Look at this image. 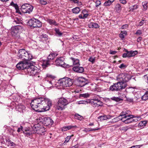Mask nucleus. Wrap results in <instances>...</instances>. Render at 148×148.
I'll return each instance as SVG.
<instances>
[{
    "instance_id": "f257e3e1",
    "label": "nucleus",
    "mask_w": 148,
    "mask_h": 148,
    "mask_svg": "<svg viewBox=\"0 0 148 148\" xmlns=\"http://www.w3.org/2000/svg\"><path fill=\"white\" fill-rule=\"evenodd\" d=\"M51 105L52 102L50 99L43 97L34 99L32 100L31 103L33 109L40 112L49 110Z\"/></svg>"
},
{
    "instance_id": "f03ea898",
    "label": "nucleus",
    "mask_w": 148,
    "mask_h": 148,
    "mask_svg": "<svg viewBox=\"0 0 148 148\" xmlns=\"http://www.w3.org/2000/svg\"><path fill=\"white\" fill-rule=\"evenodd\" d=\"M131 76L128 73H122L117 77L118 81L111 86L109 90L112 91H119L125 89L127 86V82L131 78Z\"/></svg>"
},
{
    "instance_id": "7ed1b4c3",
    "label": "nucleus",
    "mask_w": 148,
    "mask_h": 148,
    "mask_svg": "<svg viewBox=\"0 0 148 148\" xmlns=\"http://www.w3.org/2000/svg\"><path fill=\"white\" fill-rule=\"evenodd\" d=\"M39 71V69L36 66L33 65H29V64L27 67L25 69V73L26 74L38 78L40 77Z\"/></svg>"
},
{
    "instance_id": "20e7f679",
    "label": "nucleus",
    "mask_w": 148,
    "mask_h": 148,
    "mask_svg": "<svg viewBox=\"0 0 148 148\" xmlns=\"http://www.w3.org/2000/svg\"><path fill=\"white\" fill-rule=\"evenodd\" d=\"M17 58L22 60L30 61L32 58V56L29 51H27L25 49H20L18 53Z\"/></svg>"
},
{
    "instance_id": "39448f33",
    "label": "nucleus",
    "mask_w": 148,
    "mask_h": 148,
    "mask_svg": "<svg viewBox=\"0 0 148 148\" xmlns=\"http://www.w3.org/2000/svg\"><path fill=\"white\" fill-rule=\"evenodd\" d=\"M73 80L68 77L61 79L58 82L60 86H62L64 88L71 86L73 85Z\"/></svg>"
},
{
    "instance_id": "423d86ee",
    "label": "nucleus",
    "mask_w": 148,
    "mask_h": 148,
    "mask_svg": "<svg viewBox=\"0 0 148 148\" xmlns=\"http://www.w3.org/2000/svg\"><path fill=\"white\" fill-rule=\"evenodd\" d=\"M32 129L34 131L33 133H36L41 135L45 134L44 133L46 131V130L43 125H40V123L34 125Z\"/></svg>"
},
{
    "instance_id": "0eeeda50",
    "label": "nucleus",
    "mask_w": 148,
    "mask_h": 148,
    "mask_svg": "<svg viewBox=\"0 0 148 148\" xmlns=\"http://www.w3.org/2000/svg\"><path fill=\"white\" fill-rule=\"evenodd\" d=\"M28 24L29 26L34 28L40 27L42 26V23L38 19L34 18L30 19Z\"/></svg>"
},
{
    "instance_id": "6e6552de",
    "label": "nucleus",
    "mask_w": 148,
    "mask_h": 148,
    "mask_svg": "<svg viewBox=\"0 0 148 148\" xmlns=\"http://www.w3.org/2000/svg\"><path fill=\"white\" fill-rule=\"evenodd\" d=\"M69 103L68 101L64 98H61L59 99L57 105V108L58 110H62L65 106Z\"/></svg>"
},
{
    "instance_id": "1a4fd4ad",
    "label": "nucleus",
    "mask_w": 148,
    "mask_h": 148,
    "mask_svg": "<svg viewBox=\"0 0 148 148\" xmlns=\"http://www.w3.org/2000/svg\"><path fill=\"white\" fill-rule=\"evenodd\" d=\"M22 27L20 25H16L11 28V33L12 36L18 37L19 35V32L22 29Z\"/></svg>"
},
{
    "instance_id": "9d476101",
    "label": "nucleus",
    "mask_w": 148,
    "mask_h": 148,
    "mask_svg": "<svg viewBox=\"0 0 148 148\" xmlns=\"http://www.w3.org/2000/svg\"><path fill=\"white\" fill-rule=\"evenodd\" d=\"M33 9L32 6L27 3L23 5L21 7L22 12L24 13H30L32 12Z\"/></svg>"
},
{
    "instance_id": "9b49d317",
    "label": "nucleus",
    "mask_w": 148,
    "mask_h": 148,
    "mask_svg": "<svg viewBox=\"0 0 148 148\" xmlns=\"http://www.w3.org/2000/svg\"><path fill=\"white\" fill-rule=\"evenodd\" d=\"M64 60L65 59L63 57L57 58L55 61L56 64L63 67H66V65L64 62Z\"/></svg>"
},
{
    "instance_id": "f8f14e48",
    "label": "nucleus",
    "mask_w": 148,
    "mask_h": 148,
    "mask_svg": "<svg viewBox=\"0 0 148 148\" xmlns=\"http://www.w3.org/2000/svg\"><path fill=\"white\" fill-rule=\"evenodd\" d=\"M28 64L29 63L27 62H24L21 61L17 64L16 67L18 70H24L25 72V69L27 67Z\"/></svg>"
},
{
    "instance_id": "ddd939ff",
    "label": "nucleus",
    "mask_w": 148,
    "mask_h": 148,
    "mask_svg": "<svg viewBox=\"0 0 148 148\" xmlns=\"http://www.w3.org/2000/svg\"><path fill=\"white\" fill-rule=\"evenodd\" d=\"M125 51L127 53L123 54L122 57L123 58H126V57L130 58L134 56L135 55L137 54L138 53V51H128L127 49L125 50Z\"/></svg>"
},
{
    "instance_id": "4468645a",
    "label": "nucleus",
    "mask_w": 148,
    "mask_h": 148,
    "mask_svg": "<svg viewBox=\"0 0 148 148\" xmlns=\"http://www.w3.org/2000/svg\"><path fill=\"white\" fill-rule=\"evenodd\" d=\"M125 120L123 119V122L126 124L130 123H131L136 122L138 121L137 118L134 117V116L130 115V116L127 118H126Z\"/></svg>"
},
{
    "instance_id": "2eb2a0df",
    "label": "nucleus",
    "mask_w": 148,
    "mask_h": 148,
    "mask_svg": "<svg viewBox=\"0 0 148 148\" xmlns=\"http://www.w3.org/2000/svg\"><path fill=\"white\" fill-rule=\"evenodd\" d=\"M77 82L79 86L81 87H83L87 84V81L83 77H79L77 80Z\"/></svg>"
},
{
    "instance_id": "dca6fc26",
    "label": "nucleus",
    "mask_w": 148,
    "mask_h": 148,
    "mask_svg": "<svg viewBox=\"0 0 148 148\" xmlns=\"http://www.w3.org/2000/svg\"><path fill=\"white\" fill-rule=\"evenodd\" d=\"M53 123V121L51 118L45 117L44 118L43 124L46 126H48L49 125H52Z\"/></svg>"
},
{
    "instance_id": "f3484780",
    "label": "nucleus",
    "mask_w": 148,
    "mask_h": 148,
    "mask_svg": "<svg viewBox=\"0 0 148 148\" xmlns=\"http://www.w3.org/2000/svg\"><path fill=\"white\" fill-rule=\"evenodd\" d=\"M130 112L129 110L124 111L121 112L120 115L123 118H127L130 116Z\"/></svg>"
},
{
    "instance_id": "a211bd4d",
    "label": "nucleus",
    "mask_w": 148,
    "mask_h": 148,
    "mask_svg": "<svg viewBox=\"0 0 148 148\" xmlns=\"http://www.w3.org/2000/svg\"><path fill=\"white\" fill-rule=\"evenodd\" d=\"M73 70L76 72L82 73L84 71V69L82 67L75 66L73 68Z\"/></svg>"
},
{
    "instance_id": "6ab92c4d",
    "label": "nucleus",
    "mask_w": 148,
    "mask_h": 148,
    "mask_svg": "<svg viewBox=\"0 0 148 148\" xmlns=\"http://www.w3.org/2000/svg\"><path fill=\"white\" fill-rule=\"evenodd\" d=\"M112 116L110 115H104L102 116H99L98 117V119H100V120L103 121L104 120H106L108 119H110L111 118Z\"/></svg>"
},
{
    "instance_id": "aec40b11",
    "label": "nucleus",
    "mask_w": 148,
    "mask_h": 148,
    "mask_svg": "<svg viewBox=\"0 0 148 148\" xmlns=\"http://www.w3.org/2000/svg\"><path fill=\"white\" fill-rule=\"evenodd\" d=\"M58 54L57 53L53 52L51 53L48 56L47 59L50 61V60H53Z\"/></svg>"
},
{
    "instance_id": "412c9836",
    "label": "nucleus",
    "mask_w": 148,
    "mask_h": 148,
    "mask_svg": "<svg viewBox=\"0 0 148 148\" xmlns=\"http://www.w3.org/2000/svg\"><path fill=\"white\" fill-rule=\"evenodd\" d=\"M51 62L48 59L47 60L45 61L42 64V66L43 68H45L46 67H48L51 65H53L52 63H50Z\"/></svg>"
},
{
    "instance_id": "4be33fe9",
    "label": "nucleus",
    "mask_w": 148,
    "mask_h": 148,
    "mask_svg": "<svg viewBox=\"0 0 148 148\" xmlns=\"http://www.w3.org/2000/svg\"><path fill=\"white\" fill-rule=\"evenodd\" d=\"M88 25L89 28H93L95 29L98 28L100 27L98 24L94 23H90Z\"/></svg>"
},
{
    "instance_id": "5701e85b",
    "label": "nucleus",
    "mask_w": 148,
    "mask_h": 148,
    "mask_svg": "<svg viewBox=\"0 0 148 148\" xmlns=\"http://www.w3.org/2000/svg\"><path fill=\"white\" fill-rule=\"evenodd\" d=\"M120 120H121L123 121V118L119 115L118 116H117L112 120L111 121H110V122L112 123H113L114 122H118Z\"/></svg>"
},
{
    "instance_id": "b1692460",
    "label": "nucleus",
    "mask_w": 148,
    "mask_h": 148,
    "mask_svg": "<svg viewBox=\"0 0 148 148\" xmlns=\"http://www.w3.org/2000/svg\"><path fill=\"white\" fill-rule=\"evenodd\" d=\"M70 59L71 60L74 65H79V60L78 59H75L73 57H71Z\"/></svg>"
},
{
    "instance_id": "393cba45",
    "label": "nucleus",
    "mask_w": 148,
    "mask_h": 148,
    "mask_svg": "<svg viewBox=\"0 0 148 148\" xmlns=\"http://www.w3.org/2000/svg\"><path fill=\"white\" fill-rule=\"evenodd\" d=\"M127 32L125 31H121L119 34V37L122 40H123L125 36L127 35Z\"/></svg>"
},
{
    "instance_id": "a878e982",
    "label": "nucleus",
    "mask_w": 148,
    "mask_h": 148,
    "mask_svg": "<svg viewBox=\"0 0 148 148\" xmlns=\"http://www.w3.org/2000/svg\"><path fill=\"white\" fill-rule=\"evenodd\" d=\"M47 22L51 25H53L57 26L58 24L54 20L51 19H48L47 20Z\"/></svg>"
},
{
    "instance_id": "bb28decb",
    "label": "nucleus",
    "mask_w": 148,
    "mask_h": 148,
    "mask_svg": "<svg viewBox=\"0 0 148 148\" xmlns=\"http://www.w3.org/2000/svg\"><path fill=\"white\" fill-rule=\"evenodd\" d=\"M16 108L19 112H21L25 108L24 106L23 105H19L17 106Z\"/></svg>"
},
{
    "instance_id": "cd10ccee",
    "label": "nucleus",
    "mask_w": 148,
    "mask_h": 148,
    "mask_svg": "<svg viewBox=\"0 0 148 148\" xmlns=\"http://www.w3.org/2000/svg\"><path fill=\"white\" fill-rule=\"evenodd\" d=\"M40 38L41 39L42 41H47L48 40V36L45 34H42L40 37Z\"/></svg>"
},
{
    "instance_id": "c85d7f7f",
    "label": "nucleus",
    "mask_w": 148,
    "mask_h": 148,
    "mask_svg": "<svg viewBox=\"0 0 148 148\" xmlns=\"http://www.w3.org/2000/svg\"><path fill=\"white\" fill-rule=\"evenodd\" d=\"M72 11L73 13L77 14L80 11V9L79 7H76L72 9Z\"/></svg>"
},
{
    "instance_id": "c756f323",
    "label": "nucleus",
    "mask_w": 148,
    "mask_h": 148,
    "mask_svg": "<svg viewBox=\"0 0 148 148\" xmlns=\"http://www.w3.org/2000/svg\"><path fill=\"white\" fill-rule=\"evenodd\" d=\"M122 9V8L120 4L117 3L115 6V9L116 11L118 12H120Z\"/></svg>"
},
{
    "instance_id": "7c9ffc66",
    "label": "nucleus",
    "mask_w": 148,
    "mask_h": 148,
    "mask_svg": "<svg viewBox=\"0 0 148 148\" xmlns=\"http://www.w3.org/2000/svg\"><path fill=\"white\" fill-rule=\"evenodd\" d=\"M45 83L46 84V86L47 87L50 88L52 86V84L51 81L46 80L45 81Z\"/></svg>"
},
{
    "instance_id": "2f4dec72",
    "label": "nucleus",
    "mask_w": 148,
    "mask_h": 148,
    "mask_svg": "<svg viewBox=\"0 0 148 148\" xmlns=\"http://www.w3.org/2000/svg\"><path fill=\"white\" fill-rule=\"evenodd\" d=\"M54 30L56 32V34L59 36H61L62 35V33L61 32L60 30L57 28H55Z\"/></svg>"
},
{
    "instance_id": "473e14b6",
    "label": "nucleus",
    "mask_w": 148,
    "mask_h": 148,
    "mask_svg": "<svg viewBox=\"0 0 148 148\" xmlns=\"http://www.w3.org/2000/svg\"><path fill=\"white\" fill-rule=\"evenodd\" d=\"M147 122L145 121H140L138 124V126L143 127L147 124Z\"/></svg>"
},
{
    "instance_id": "72a5a7b5",
    "label": "nucleus",
    "mask_w": 148,
    "mask_h": 148,
    "mask_svg": "<svg viewBox=\"0 0 148 148\" xmlns=\"http://www.w3.org/2000/svg\"><path fill=\"white\" fill-rule=\"evenodd\" d=\"M77 127V126L76 125H75V126L70 125V126H67L64 127H63V129H64V131H66L68 130L71 129L74 127Z\"/></svg>"
},
{
    "instance_id": "f704fd0d",
    "label": "nucleus",
    "mask_w": 148,
    "mask_h": 148,
    "mask_svg": "<svg viewBox=\"0 0 148 148\" xmlns=\"http://www.w3.org/2000/svg\"><path fill=\"white\" fill-rule=\"evenodd\" d=\"M34 132L33 130L31 131H23V132L24 134H25L26 136H29L31 135L32 134L34 133H33Z\"/></svg>"
},
{
    "instance_id": "c9c22d12",
    "label": "nucleus",
    "mask_w": 148,
    "mask_h": 148,
    "mask_svg": "<svg viewBox=\"0 0 148 148\" xmlns=\"http://www.w3.org/2000/svg\"><path fill=\"white\" fill-rule=\"evenodd\" d=\"M93 1L95 3L96 7L97 8H98V6L101 4V2L100 0H94Z\"/></svg>"
},
{
    "instance_id": "e433bc0d",
    "label": "nucleus",
    "mask_w": 148,
    "mask_h": 148,
    "mask_svg": "<svg viewBox=\"0 0 148 148\" xmlns=\"http://www.w3.org/2000/svg\"><path fill=\"white\" fill-rule=\"evenodd\" d=\"M111 99L117 102L121 100H122V99L119 97H112L111 98Z\"/></svg>"
},
{
    "instance_id": "4c0bfd02",
    "label": "nucleus",
    "mask_w": 148,
    "mask_h": 148,
    "mask_svg": "<svg viewBox=\"0 0 148 148\" xmlns=\"http://www.w3.org/2000/svg\"><path fill=\"white\" fill-rule=\"evenodd\" d=\"M21 21L17 18H15L13 21V24H19L21 23Z\"/></svg>"
},
{
    "instance_id": "58836bf2",
    "label": "nucleus",
    "mask_w": 148,
    "mask_h": 148,
    "mask_svg": "<svg viewBox=\"0 0 148 148\" xmlns=\"http://www.w3.org/2000/svg\"><path fill=\"white\" fill-rule=\"evenodd\" d=\"M142 4L144 10H146L147 8V3L146 1L143 2L142 3Z\"/></svg>"
},
{
    "instance_id": "ea45409f",
    "label": "nucleus",
    "mask_w": 148,
    "mask_h": 148,
    "mask_svg": "<svg viewBox=\"0 0 148 148\" xmlns=\"http://www.w3.org/2000/svg\"><path fill=\"white\" fill-rule=\"evenodd\" d=\"M75 119L81 120L83 119V117L78 114H75Z\"/></svg>"
},
{
    "instance_id": "a19ab883",
    "label": "nucleus",
    "mask_w": 148,
    "mask_h": 148,
    "mask_svg": "<svg viewBox=\"0 0 148 148\" xmlns=\"http://www.w3.org/2000/svg\"><path fill=\"white\" fill-rule=\"evenodd\" d=\"M138 7V5H135L130 7V9L131 11H133L134 10L137 9Z\"/></svg>"
},
{
    "instance_id": "79ce46f5",
    "label": "nucleus",
    "mask_w": 148,
    "mask_h": 148,
    "mask_svg": "<svg viewBox=\"0 0 148 148\" xmlns=\"http://www.w3.org/2000/svg\"><path fill=\"white\" fill-rule=\"evenodd\" d=\"M112 3L108 0L105 2L103 5L104 6H110Z\"/></svg>"
},
{
    "instance_id": "37998d69",
    "label": "nucleus",
    "mask_w": 148,
    "mask_h": 148,
    "mask_svg": "<svg viewBox=\"0 0 148 148\" xmlns=\"http://www.w3.org/2000/svg\"><path fill=\"white\" fill-rule=\"evenodd\" d=\"M44 118L43 119L42 118H39L38 119H37L38 122V123H40V125H41V124H42L43 125V121Z\"/></svg>"
},
{
    "instance_id": "c03bdc74",
    "label": "nucleus",
    "mask_w": 148,
    "mask_h": 148,
    "mask_svg": "<svg viewBox=\"0 0 148 148\" xmlns=\"http://www.w3.org/2000/svg\"><path fill=\"white\" fill-rule=\"evenodd\" d=\"M86 12V10H83L82 12V13H83V14H84V16H83L84 19L86 18L88 15V13H86V14L84 13Z\"/></svg>"
},
{
    "instance_id": "a18cd8bd",
    "label": "nucleus",
    "mask_w": 148,
    "mask_h": 148,
    "mask_svg": "<svg viewBox=\"0 0 148 148\" xmlns=\"http://www.w3.org/2000/svg\"><path fill=\"white\" fill-rule=\"evenodd\" d=\"M141 98L143 100H145L148 99V96L146 94V93H145V94L142 96Z\"/></svg>"
},
{
    "instance_id": "49530a36",
    "label": "nucleus",
    "mask_w": 148,
    "mask_h": 148,
    "mask_svg": "<svg viewBox=\"0 0 148 148\" xmlns=\"http://www.w3.org/2000/svg\"><path fill=\"white\" fill-rule=\"evenodd\" d=\"M127 67V66L126 65L124 64L123 63L120 64L119 66V67L121 69H125Z\"/></svg>"
},
{
    "instance_id": "de8ad7c7",
    "label": "nucleus",
    "mask_w": 148,
    "mask_h": 148,
    "mask_svg": "<svg viewBox=\"0 0 148 148\" xmlns=\"http://www.w3.org/2000/svg\"><path fill=\"white\" fill-rule=\"evenodd\" d=\"M13 6L15 8V9L16 10V12L18 13V11H19V10L18 5L16 4L15 3L13 5Z\"/></svg>"
},
{
    "instance_id": "09e8293b",
    "label": "nucleus",
    "mask_w": 148,
    "mask_h": 148,
    "mask_svg": "<svg viewBox=\"0 0 148 148\" xmlns=\"http://www.w3.org/2000/svg\"><path fill=\"white\" fill-rule=\"evenodd\" d=\"M142 34V32L141 30H140L138 29V30L136 33H135V34L136 35L138 36H140Z\"/></svg>"
},
{
    "instance_id": "8fccbe9b",
    "label": "nucleus",
    "mask_w": 148,
    "mask_h": 148,
    "mask_svg": "<svg viewBox=\"0 0 148 148\" xmlns=\"http://www.w3.org/2000/svg\"><path fill=\"white\" fill-rule=\"evenodd\" d=\"M131 127H129L128 126H125V127H123L122 128L121 130H124V131H126L128 129H131Z\"/></svg>"
},
{
    "instance_id": "3c124183",
    "label": "nucleus",
    "mask_w": 148,
    "mask_h": 148,
    "mask_svg": "<svg viewBox=\"0 0 148 148\" xmlns=\"http://www.w3.org/2000/svg\"><path fill=\"white\" fill-rule=\"evenodd\" d=\"M40 2L42 5H46L47 3L46 1L44 0H40Z\"/></svg>"
},
{
    "instance_id": "603ef678",
    "label": "nucleus",
    "mask_w": 148,
    "mask_h": 148,
    "mask_svg": "<svg viewBox=\"0 0 148 148\" xmlns=\"http://www.w3.org/2000/svg\"><path fill=\"white\" fill-rule=\"evenodd\" d=\"M90 95L88 93L83 94L81 95L82 97L85 98H87L89 97L90 96Z\"/></svg>"
},
{
    "instance_id": "864d4df0",
    "label": "nucleus",
    "mask_w": 148,
    "mask_h": 148,
    "mask_svg": "<svg viewBox=\"0 0 148 148\" xmlns=\"http://www.w3.org/2000/svg\"><path fill=\"white\" fill-rule=\"evenodd\" d=\"M145 20L142 19L141 20V21H140L139 22V24L137 26L138 27L141 26L144 23V22H145Z\"/></svg>"
},
{
    "instance_id": "5fc2aeb1",
    "label": "nucleus",
    "mask_w": 148,
    "mask_h": 148,
    "mask_svg": "<svg viewBox=\"0 0 148 148\" xmlns=\"http://www.w3.org/2000/svg\"><path fill=\"white\" fill-rule=\"evenodd\" d=\"M89 61L91 62L92 63H93L95 62V58L93 57H91L89 59Z\"/></svg>"
},
{
    "instance_id": "6e6d98bb",
    "label": "nucleus",
    "mask_w": 148,
    "mask_h": 148,
    "mask_svg": "<svg viewBox=\"0 0 148 148\" xmlns=\"http://www.w3.org/2000/svg\"><path fill=\"white\" fill-rule=\"evenodd\" d=\"M10 131L9 132L13 136H14L15 134L14 133V132H15V130L14 129H9Z\"/></svg>"
},
{
    "instance_id": "4d7b16f0",
    "label": "nucleus",
    "mask_w": 148,
    "mask_h": 148,
    "mask_svg": "<svg viewBox=\"0 0 148 148\" xmlns=\"http://www.w3.org/2000/svg\"><path fill=\"white\" fill-rule=\"evenodd\" d=\"M98 101V99H95L92 100L91 101V103L92 105H93L95 103H97V102Z\"/></svg>"
},
{
    "instance_id": "13d9d810",
    "label": "nucleus",
    "mask_w": 148,
    "mask_h": 148,
    "mask_svg": "<svg viewBox=\"0 0 148 148\" xmlns=\"http://www.w3.org/2000/svg\"><path fill=\"white\" fill-rule=\"evenodd\" d=\"M128 27V25L127 24H125L121 27V28L122 29H127Z\"/></svg>"
},
{
    "instance_id": "bf43d9fd",
    "label": "nucleus",
    "mask_w": 148,
    "mask_h": 148,
    "mask_svg": "<svg viewBox=\"0 0 148 148\" xmlns=\"http://www.w3.org/2000/svg\"><path fill=\"white\" fill-rule=\"evenodd\" d=\"M23 127L22 126H20V127H18L17 130V132H20L21 131H23Z\"/></svg>"
},
{
    "instance_id": "052dcab7",
    "label": "nucleus",
    "mask_w": 148,
    "mask_h": 148,
    "mask_svg": "<svg viewBox=\"0 0 148 148\" xmlns=\"http://www.w3.org/2000/svg\"><path fill=\"white\" fill-rule=\"evenodd\" d=\"M71 136H67L65 139V140L64 143H67L69 142V140L71 139Z\"/></svg>"
},
{
    "instance_id": "680f3d73",
    "label": "nucleus",
    "mask_w": 148,
    "mask_h": 148,
    "mask_svg": "<svg viewBox=\"0 0 148 148\" xmlns=\"http://www.w3.org/2000/svg\"><path fill=\"white\" fill-rule=\"evenodd\" d=\"M101 129V128H95V129H91L90 130H88L87 131H86V132H88V131H95L96 130H99Z\"/></svg>"
},
{
    "instance_id": "e2e57ef3",
    "label": "nucleus",
    "mask_w": 148,
    "mask_h": 148,
    "mask_svg": "<svg viewBox=\"0 0 148 148\" xmlns=\"http://www.w3.org/2000/svg\"><path fill=\"white\" fill-rule=\"evenodd\" d=\"M98 107L100 106H101L103 105L102 102H101L100 100H98Z\"/></svg>"
},
{
    "instance_id": "0e129e2a",
    "label": "nucleus",
    "mask_w": 148,
    "mask_h": 148,
    "mask_svg": "<svg viewBox=\"0 0 148 148\" xmlns=\"http://www.w3.org/2000/svg\"><path fill=\"white\" fill-rule=\"evenodd\" d=\"M23 131H31L29 127H25L24 129L23 128Z\"/></svg>"
},
{
    "instance_id": "69168bd1",
    "label": "nucleus",
    "mask_w": 148,
    "mask_h": 148,
    "mask_svg": "<svg viewBox=\"0 0 148 148\" xmlns=\"http://www.w3.org/2000/svg\"><path fill=\"white\" fill-rule=\"evenodd\" d=\"M72 3H77L78 2V0H69Z\"/></svg>"
},
{
    "instance_id": "338daca9",
    "label": "nucleus",
    "mask_w": 148,
    "mask_h": 148,
    "mask_svg": "<svg viewBox=\"0 0 148 148\" xmlns=\"http://www.w3.org/2000/svg\"><path fill=\"white\" fill-rule=\"evenodd\" d=\"M121 3L125 4L126 3V0H119Z\"/></svg>"
},
{
    "instance_id": "774afa93",
    "label": "nucleus",
    "mask_w": 148,
    "mask_h": 148,
    "mask_svg": "<svg viewBox=\"0 0 148 148\" xmlns=\"http://www.w3.org/2000/svg\"><path fill=\"white\" fill-rule=\"evenodd\" d=\"M110 52L111 54L112 55H114L115 54L117 53V51H116L110 50Z\"/></svg>"
}]
</instances>
